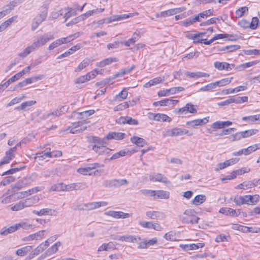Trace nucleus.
Listing matches in <instances>:
<instances>
[{"mask_svg": "<svg viewBox=\"0 0 260 260\" xmlns=\"http://www.w3.org/2000/svg\"><path fill=\"white\" fill-rule=\"evenodd\" d=\"M53 39L54 37L52 35L40 36L35 40L31 45L27 47L22 52H20L19 54V56L24 58L32 51L44 45L49 41L53 40Z\"/></svg>", "mask_w": 260, "mask_h": 260, "instance_id": "nucleus-1", "label": "nucleus"}, {"mask_svg": "<svg viewBox=\"0 0 260 260\" xmlns=\"http://www.w3.org/2000/svg\"><path fill=\"white\" fill-rule=\"evenodd\" d=\"M104 166V165L99 163L89 164L86 167L79 168L77 172L84 175H95L99 172V169Z\"/></svg>", "mask_w": 260, "mask_h": 260, "instance_id": "nucleus-2", "label": "nucleus"}, {"mask_svg": "<svg viewBox=\"0 0 260 260\" xmlns=\"http://www.w3.org/2000/svg\"><path fill=\"white\" fill-rule=\"evenodd\" d=\"M195 213V211L192 209L186 210L183 214L180 216V219L184 223H198L200 218Z\"/></svg>", "mask_w": 260, "mask_h": 260, "instance_id": "nucleus-3", "label": "nucleus"}, {"mask_svg": "<svg viewBox=\"0 0 260 260\" xmlns=\"http://www.w3.org/2000/svg\"><path fill=\"white\" fill-rule=\"evenodd\" d=\"M79 37V32L76 33L73 35L69 36L66 38H62L57 39L52 42L48 47V49L50 50H53L55 48L61 45L62 44H66L70 42L73 40L75 38H77Z\"/></svg>", "mask_w": 260, "mask_h": 260, "instance_id": "nucleus-4", "label": "nucleus"}, {"mask_svg": "<svg viewBox=\"0 0 260 260\" xmlns=\"http://www.w3.org/2000/svg\"><path fill=\"white\" fill-rule=\"evenodd\" d=\"M108 205V203L105 201L95 202L88 203L83 205H80L78 206L77 209L80 210H92L101 207H104Z\"/></svg>", "mask_w": 260, "mask_h": 260, "instance_id": "nucleus-5", "label": "nucleus"}, {"mask_svg": "<svg viewBox=\"0 0 260 260\" xmlns=\"http://www.w3.org/2000/svg\"><path fill=\"white\" fill-rule=\"evenodd\" d=\"M197 107L191 103H187L185 106L176 110L175 111L180 115H184L188 113L194 114L197 112Z\"/></svg>", "mask_w": 260, "mask_h": 260, "instance_id": "nucleus-6", "label": "nucleus"}, {"mask_svg": "<svg viewBox=\"0 0 260 260\" xmlns=\"http://www.w3.org/2000/svg\"><path fill=\"white\" fill-rule=\"evenodd\" d=\"M111 239H113V240H115L121 241L122 242L125 241V242H133V243L138 242L140 240V238L138 236H132V235H122V236L112 235L111 236Z\"/></svg>", "mask_w": 260, "mask_h": 260, "instance_id": "nucleus-7", "label": "nucleus"}, {"mask_svg": "<svg viewBox=\"0 0 260 260\" xmlns=\"http://www.w3.org/2000/svg\"><path fill=\"white\" fill-rule=\"evenodd\" d=\"M87 187L85 183H74L69 184H64V191H71L73 190H82Z\"/></svg>", "mask_w": 260, "mask_h": 260, "instance_id": "nucleus-8", "label": "nucleus"}, {"mask_svg": "<svg viewBox=\"0 0 260 260\" xmlns=\"http://www.w3.org/2000/svg\"><path fill=\"white\" fill-rule=\"evenodd\" d=\"M86 128L83 121H78L72 123L68 128L72 134H78L82 132Z\"/></svg>", "mask_w": 260, "mask_h": 260, "instance_id": "nucleus-9", "label": "nucleus"}, {"mask_svg": "<svg viewBox=\"0 0 260 260\" xmlns=\"http://www.w3.org/2000/svg\"><path fill=\"white\" fill-rule=\"evenodd\" d=\"M16 151V148H10L5 152V155L0 161V166L8 164L15 157L14 152Z\"/></svg>", "mask_w": 260, "mask_h": 260, "instance_id": "nucleus-10", "label": "nucleus"}, {"mask_svg": "<svg viewBox=\"0 0 260 260\" xmlns=\"http://www.w3.org/2000/svg\"><path fill=\"white\" fill-rule=\"evenodd\" d=\"M34 175H29L25 177H24L22 179L20 180L15 185V187L18 189H20L21 188L26 186V185L30 184L32 182L34 181Z\"/></svg>", "mask_w": 260, "mask_h": 260, "instance_id": "nucleus-11", "label": "nucleus"}, {"mask_svg": "<svg viewBox=\"0 0 260 260\" xmlns=\"http://www.w3.org/2000/svg\"><path fill=\"white\" fill-rule=\"evenodd\" d=\"M209 117H206L203 119H197L186 122V124L189 126L196 128L198 126H202L209 122Z\"/></svg>", "mask_w": 260, "mask_h": 260, "instance_id": "nucleus-12", "label": "nucleus"}, {"mask_svg": "<svg viewBox=\"0 0 260 260\" xmlns=\"http://www.w3.org/2000/svg\"><path fill=\"white\" fill-rule=\"evenodd\" d=\"M250 171V169L242 168L233 171L230 175L225 176L221 179L222 181L230 180L236 178L237 176L242 175L245 173H247Z\"/></svg>", "mask_w": 260, "mask_h": 260, "instance_id": "nucleus-13", "label": "nucleus"}, {"mask_svg": "<svg viewBox=\"0 0 260 260\" xmlns=\"http://www.w3.org/2000/svg\"><path fill=\"white\" fill-rule=\"evenodd\" d=\"M104 214L117 219L127 218L129 217V214L128 213H124L121 211H109L105 212Z\"/></svg>", "mask_w": 260, "mask_h": 260, "instance_id": "nucleus-14", "label": "nucleus"}, {"mask_svg": "<svg viewBox=\"0 0 260 260\" xmlns=\"http://www.w3.org/2000/svg\"><path fill=\"white\" fill-rule=\"evenodd\" d=\"M214 67L218 70L222 71L225 70L230 71L234 68V64H229L226 62L215 61L214 63Z\"/></svg>", "mask_w": 260, "mask_h": 260, "instance_id": "nucleus-15", "label": "nucleus"}, {"mask_svg": "<svg viewBox=\"0 0 260 260\" xmlns=\"http://www.w3.org/2000/svg\"><path fill=\"white\" fill-rule=\"evenodd\" d=\"M219 212L226 215L236 217L240 215V210L239 209L234 210L230 208H221Z\"/></svg>", "mask_w": 260, "mask_h": 260, "instance_id": "nucleus-16", "label": "nucleus"}, {"mask_svg": "<svg viewBox=\"0 0 260 260\" xmlns=\"http://www.w3.org/2000/svg\"><path fill=\"white\" fill-rule=\"evenodd\" d=\"M140 225L143 228L148 229H154L157 231H160L162 229L161 226L159 223L151 221H143L140 223Z\"/></svg>", "mask_w": 260, "mask_h": 260, "instance_id": "nucleus-17", "label": "nucleus"}, {"mask_svg": "<svg viewBox=\"0 0 260 260\" xmlns=\"http://www.w3.org/2000/svg\"><path fill=\"white\" fill-rule=\"evenodd\" d=\"M116 122L120 124L127 123L130 125H137L138 124L137 120L129 116L121 117L116 120Z\"/></svg>", "mask_w": 260, "mask_h": 260, "instance_id": "nucleus-18", "label": "nucleus"}, {"mask_svg": "<svg viewBox=\"0 0 260 260\" xmlns=\"http://www.w3.org/2000/svg\"><path fill=\"white\" fill-rule=\"evenodd\" d=\"M239 161V158H233L227 160L223 163H219L217 165L216 171H218L220 170L223 169L229 166L232 165H234Z\"/></svg>", "mask_w": 260, "mask_h": 260, "instance_id": "nucleus-19", "label": "nucleus"}, {"mask_svg": "<svg viewBox=\"0 0 260 260\" xmlns=\"http://www.w3.org/2000/svg\"><path fill=\"white\" fill-rule=\"evenodd\" d=\"M244 204L248 205H254L259 200V196L258 194H255L254 196L251 195H245L243 196Z\"/></svg>", "mask_w": 260, "mask_h": 260, "instance_id": "nucleus-20", "label": "nucleus"}, {"mask_svg": "<svg viewBox=\"0 0 260 260\" xmlns=\"http://www.w3.org/2000/svg\"><path fill=\"white\" fill-rule=\"evenodd\" d=\"M150 180L152 181H158L164 183H169L167 178L164 175L160 173H154L150 176Z\"/></svg>", "mask_w": 260, "mask_h": 260, "instance_id": "nucleus-21", "label": "nucleus"}, {"mask_svg": "<svg viewBox=\"0 0 260 260\" xmlns=\"http://www.w3.org/2000/svg\"><path fill=\"white\" fill-rule=\"evenodd\" d=\"M147 217L151 219H157L165 217V214L162 212L156 211H148L146 212Z\"/></svg>", "mask_w": 260, "mask_h": 260, "instance_id": "nucleus-22", "label": "nucleus"}, {"mask_svg": "<svg viewBox=\"0 0 260 260\" xmlns=\"http://www.w3.org/2000/svg\"><path fill=\"white\" fill-rule=\"evenodd\" d=\"M45 230L40 231L34 234L29 235L23 239L24 241L38 240L41 239L44 235Z\"/></svg>", "mask_w": 260, "mask_h": 260, "instance_id": "nucleus-23", "label": "nucleus"}, {"mask_svg": "<svg viewBox=\"0 0 260 260\" xmlns=\"http://www.w3.org/2000/svg\"><path fill=\"white\" fill-rule=\"evenodd\" d=\"M39 201V198L37 196H33L31 198L22 200L24 208L29 207L36 204Z\"/></svg>", "mask_w": 260, "mask_h": 260, "instance_id": "nucleus-24", "label": "nucleus"}, {"mask_svg": "<svg viewBox=\"0 0 260 260\" xmlns=\"http://www.w3.org/2000/svg\"><path fill=\"white\" fill-rule=\"evenodd\" d=\"M55 213V210L49 208H43L40 211L33 210L32 213L38 216L43 215H53Z\"/></svg>", "mask_w": 260, "mask_h": 260, "instance_id": "nucleus-25", "label": "nucleus"}, {"mask_svg": "<svg viewBox=\"0 0 260 260\" xmlns=\"http://www.w3.org/2000/svg\"><path fill=\"white\" fill-rule=\"evenodd\" d=\"M205 34L206 32L191 34L189 38L192 40L194 43H202L203 41H206V39H203Z\"/></svg>", "mask_w": 260, "mask_h": 260, "instance_id": "nucleus-26", "label": "nucleus"}, {"mask_svg": "<svg viewBox=\"0 0 260 260\" xmlns=\"http://www.w3.org/2000/svg\"><path fill=\"white\" fill-rule=\"evenodd\" d=\"M125 134L123 133L119 132H111L109 133L106 138L107 140L115 139L116 140H120L124 138Z\"/></svg>", "mask_w": 260, "mask_h": 260, "instance_id": "nucleus-27", "label": "nucleus"}, {"mask_svg": "<svg viewBox=\"0 0 260 260\" xmlns=\"http://www.w3.org/2000/svg\"><path fill=\"white\" fill-rule=\"evenodd\" d=\"M169 192L165 190H154V199H168L169 198Z\"/></svg>", "mask_w": 260, "mask_h": 260, "instance_id": "nucleus-28", "label": "nucleus"}, {"mask_svg": "<svg viewBox=\"0 0 260 260\" xmlns=\"http://www.w3.org/2000/svg\"><path fill=\"white\" fill-rule=\"evenodd\" d=\"M50 154V148H46L44 151L37 153L35 156V159L42 160L46 158H49Z\"/></svg>", "mask_w": 260, "mask_h": 260, "instance_id": "nucleus-29", "label": "nucleus"}, {"mask_svg": "<svg viewBox=\"0 0 260 260\" xmlns=\"http://www.w3.org/2000/svg\"><path fill=\"white\" fill-rule=\"evenodd\" d=\"M135 68V66L134 65H133L131 67H128V68L122 69L119 72L113 75V76L112 77H111V78L112 79H114L117 77H122L124 75L130 73Z\"/></svg>", "mask_w": 260, "mask_h": 260, "instance_id": "nucleus-30", "label": "nucleus"}, {"mask_svg": "<svg viewBox=\"0 0 260 260\" xmlns=\"http://www.w3.org/2000/svg\"><path fill=\"white\" fill-rule=\"evenodd\" d=\"M186 75L190 77L193 78H199L201 77H209V75L208 74L201 72H187L186 73Z\"/></svg>", "mask_w": 260, "mask_h": 260, "instance_id": "nucleus-31", "label": "nucleus"}, {"mask_svg": "<svg viewBox=\"0 0 260 260\" xmlns=\"http://www.w3.org/2000/svg\"><path fill=\"white\" fill-rule=\"evenodd\" d=\"M32 249V246H26L21 248L18 249L16 252V254L20 256H24L26 255L28 252L31 251Z\"/></svg>", "mask_w": 260, "mask_h": 260, "instance_id": "nucleus-32", "label": "nucleus"}, {"mask_svg": "<svg viewBox=\"0 0 260 260\" xmlns=\"http://www.w3.org/2000/svg\"><path fill=\"white\" fill-rule=\"evenodd\" d=\"M206 198L205 195L199 194L195 197L191 201V203L194 205L198 206L206 201Z\"/></svg>", "mask_w": 260, "mask_h": 260, "instance_id": "nucleus-33", "label": "nucleus"}, {"mask_svg": "<svg viewBox=\"0 0 260 260\" xmlns=\"http://www.w3.org/2000/svg\"><path fill=\"white\" fill-rule=\"evenodd\" d=\"M18 229L17 223L9 227L7 229H2L0 232V234L2 235H7L10 233H12Z\"/></svg>", "mask_w": 260, "mask_h": 260, "instance_id": "nucleus-34", "label": "nucleus"}, {"mask_svg": "<svg viewBox=\"0 0 260 260\" xmlns=\"http://www.w3.org/2000/svg\"><path fill=\"white\" fill-rule=\"evenodd\" d=\"M131 141L139 147H143L144 145L146 143L145 140L144 139L137 136L132 137Z\"/></svg>", "mask_w": 260, "mask_h": 260, "instance_id": "nucleus-35", "label": "nucleus"}, {"mask_svg": "<svg viewBox=\"0 0 260 260\" xmlns=\"http://www.w3.org/2000/svg\"><path fill=\"white\" fill-rule=\"evenodd\" d=\"M92 149L99 154L108 153L111 151V150L108 148L107 146H103L102 147L93 146Z\"/></svg>", "mask_w": 260, "mask_h": 260, "instance_id": "nucleus-36", "label": "nucleus"}, {"mask_svg": "<svg viewBox=\"0 0 260 260\" xmlns=\"http://www.w3.org/2000/svg\"><path fill=\"white\" fill-rule=\"evenodd\" d=\"M44 247V245L40 244L30 253V258L34 257V256L38 255L40 253L42 252L44 250H45Z\"/></svg>", "mask_w": 260, "mask_h": 260, "instance_id": "nucleus-37", "label": "nucleus"}, {"mask_svg": "<svg viewBox=\"0 0 260 260\" xmlns=\"http://www.w3.org/2000/svg\"><path fill=\"white\" fill-rule=\"evenodd\" d=\"M128 92L126 89H123L119 94L114 97V100L118 101H121L126 99Z\"/></svg>", "mask_w": 260, "mask_h": 260, "instance_id": "nucleus-38", "label": "nucleus"}, {"mask_svg": "<svg viewBox=\"0 0 260 260\" xmlns=\"http://www.w3.org/2000/svg\"><path fill=\"white\" fill-rule=\"evenodd\" d=\"M93 141L95 143L93 146L103 147L107 146V143L104 139H101L98 137H93Z\"/></svg>", "mask_w": 260, "mask_h": 260, "instance_id": "nucleus-39", "label": "nucleus"}, {"mask_svg": "<svg viewBox=\"0 0 260 260\" xmlns=\"http://www.w3.org/2000/svg\"><path fill=\"white\" fill-rule=\"evenodd\" d=\"M155 120L158 121L170 122L172 120L171 118L165 114L157 113Z\"/></svg>", "mask_w": 260, "mask_h": 260, "instance_id": "nucleus-40", "label": "nucleus"}, {"mask_svg": "<svg viewBox=\"0 0 260 260\" xmlns=\"http://www.w3.org/2000/svg\"><path fill=\"white\" fill-rule=\"evenodd\" d=\"M50 191H64V183H59L53 184L50 189Z\"/></svg>", "mask_w": 260, "mask_h": 260, "instance_id": "nucleus-41", "label": "nucleus"}, {"mask_svg": "<svg viewBox=\"0 0 260 260\" xmlns=\"http://www.w3.org/2000/svg\"><path fill=\"white\" fill-rule=\"evenodd\" d=\"M258 145H260V144H254L247 147V148L243 149V154L245 155H248L257 149H259L260 147H258Z\"/></svg>", "mask_w": 260, "mask_h": 260, "instance_id": "nucleus-42", "label": "nucleus"}, {"mask_svg": "<svg viewBox=\"0 0 260 260\" xmlns=\"http://www.w3.org/2000/svg\"><path fill=\"white\" fill-rule=\"evenodd\" d=\"M57 251V248L55 247L53 245H52L50 248H49L46 252L42 254L39 258L40 259H44L47 256L50 255L54 253H55Z\"/></svg>", "mask_w": 260, "mask_h": 260, "instance_id": "nucleus-43", "label": "nucleus"}, {"mask_svg": "<svg viewBox=\"0 0 260 260\" xmlns=\"http://www.w3.org/2000/svg\"><path fill=\"white\" fill-rule=\"evenodd\" d=\"M257 132L258 129H251L241 132L242 134H243V138H248L250 136L256 134Z\"/></svg>", "mask_w": 260, "mask_h": 260, "instance_id": "nucleus-44", "label": "nucleus"}, {"mask_svg": "<svg viewBox=\"0 0 260 260\" xmlns=\"http://www.w3.org/2000/svg\"><path fill=\"white\" fill-rule=\"evenodd\" d=\"M90 60L89 58L84 59L75 70V72H79L87 66Z\"/></svg>", "mask_w": 260, "mask_h": 260, "instance_id": "nucleus-45", "label": "nucleus"}, {"mask_svg": "<svg viewBox=\"0 0 260 260\" xmlns=\"http://www.w3.org/2000/svg\"><path fill=\"white\" fill-rule=\"evenodd\" d=\"M117 60L115 58H106L103 61L98 63L97 66H100L101 67H104L106 65L110 64L113 61H116Z\"/></svg>", "mask_w": 260, "mask_h": 260, "instance_id": "nucleus-46", "label": "nucleus"}, {"mask_svg": "<svg viewBox=\"0 0 260 260\" xmlns=\"http://www.w3.org/2000/svg\"><path fill=\"white\" fill-rule=\"evenodd\" d=\"M24 208H25L22 200L16 203L15 205H12L11 207V209L14 211H20L23 209Z\"/></svg>", "mask_w": 260, "mask_h": 260, "instance_id": "nucleus-47", "label": "nucleus"}, {"mask_svg": "<svg viewBox=\"0 0 260 260\" xmlns=\"http://www.w3.org/2000/svg\"><path fill=\"white\" fill-rule=\"evenodd\" d=\"M161 81V79L160 77H157L154 78L151 80H150L149 82L146 83L144 86L145 87H149L155 85L159 83H160Z\"/></svg>", "mask_w": 260, "mask_h": 260, "instance_id": "nucleus-48", "label": "nucleus"}, {"mask_svg": "<svg viewBox=\"0 0 260 260\" xmlns=\"http://www.w3.org/2000/svg\"><path fill=\"white\" fill-rule=\"evenodd\" d=\"M259 61L258 60H255L253 61L246 62L243 64H240L239 66V69L240 70H243L246 68H249L251 66H254Z\"/></svg>", "mask_w": 260, "mask_h": 260, "instance_id": "nucleus-49", "label": "nucleus"}, {"mask_svg": "<svg viewBox=\"0 0 260 260\" xmlns=\"http://www.w3.org/2000/svg\"><path fill=\"white\" fill-rule=\"evenodd\" d=\"M112 248V242H109L107 244L104 243L98 248V251H109Z\"/></svg>", "mask_w": 260, "mask_h": 260, "instance_id": "nucleus-50", "label": "nucleus"}, {"mask_svg": "<svg viewBox=\"0 0 260 260\" xmlns=\"http://www.w3.org/2000/svg\"><path fill=\"white\" fill-rule=\"evenodd\" d=\"M19 74L16 75L15 74L14 76L10 78L8 80H7L6 82L2 84L3 87L6 89L7 87L9 86V85L12 82H14L19 79Z\"/></svg>", "mask_w": 260, "mask_h": 260, "instance_id": "nucleus-51", "label": "nucleus"}, {"mask_svg": "<svg viewBox=\"0 0 260 260\" xmlns=\"http://www.w3.org/2000/svg\"><path fill=\"white\" fill-rule=\"evenodd\" d=\"M171 136H178L183 135V129L180 128H174L170 131Z\"/></svg>", "mask_w": 260, "mask_h": 260, "instance_id": "nucleus-52", "label": "nucleus"}, {"mask_svg": "<svg viewBox=\"0 0 260 260\" xmlns=\"http://www.w3.org/2000/svg\"><path fill=\"white\" fill-rule=\"evenodd\" d=\"M90 80V77L89 75H87L86 74L85 75L80 76L77 78L75 81V83L77 84H82L89 81Z\"/></svg>", "mask_w": 260, "mask_h": 260, "instance_id": "nucleus-53", "label": "nucleus"}, {"mask_svg": "<svg viewBox=\"0 0 260 260\" xmlns=\"http://www.w3.org/2000/svg\"><path fill=\"white\" fill-rule=\"evenodd\" d=\"M43 75H38L37 76L32 77L31 78L26 79L25 82L26 83V84H31L32 83L36 82L39 80H41L42 79H43Z\"/></svg>", "mask_w": 260, "mask_h": 260, "instance_id": "nucleus-54", "label": "nucleus"}, {"mask_svg": "<svg viewBox=\"0 0 260 260\" xmlns=\"http://www.w3.org/2000/svg\"><path fill=\"white\" fill-rule=\"evenodd\" d=\"M36 103V101L32 100L23 102L21 104V109L27 110L28 107L32 106Z\"/></svg>", "mask_w": 260, "mask_h": 260, "instance_id": "nucleus-55", "label": "nucleus"}, {"mask_svg": "<svg viewBox=\"0 0 260 260\" xmlns=\"http://www.w3.org/2000/svg\"><path fill=\"white\" fill-rule=\"evenodd\" d=\"M219 20H221L222 21H223V20L222 19V17H218V18H212L207 21H206L205 22L202 23L201 24V25H209L210 24H214L216 23V21H219Z\"/></svg>", "mask_w": 260, "mask_h": 260, "instance_id": "nucleus-56", "label": "nucleus"}, {"mask_svg": "<svg viewBox=\"0 0 260 260\" xmlns=\"http://www.w3.org/2000/svg\"><path fill=\"white\" fill-rule=\"evenodd\" d=\"M248 9L247 7H246V6L242 7H241L239 9H238L236 11V15L237 17L240 18V17H242L243 16L245 12H248Z\"/></svg>", "mask_w": 260, "mask_h": 260, "instance_id": "nucleus-57", "label": "nucleus"}, {"mask_svg": "<svg viewBox=\"0 0 260 260\" xmlns=\"http://www.w3.org/2000/svg\"><path fill=\"white\" fill-rule=\"evenodd\" d=\"M129 107V105L127 102H124L123 103L120 104L118 105L115 106L114 108V110L115 111H121L124 110Z\"/></svg>", "mask_w": 260, "mask_h": 260, "instance_id": "nucleus-58", "label": "nucleus"}, {"mask_svg": "<svg viewBox=\"0 0 260 260\" xmlns=\"http://www.w3.org/2000/svg\"><path fill=\"white\" fill-rule=\"evenodd\" d=\"M126 152L125 150H121V151H119L118 152H117V153L114 154L109 158V160L116 159L119 158L120 157L125 156L126 155Z\"/></svg>", "mask_w": 260, "mask_h": 260, "instance_id": "nucleus-59", "label": "nucleus"}, {"mask_svg": "<svg viewBox=\"0 0 260 260\" xmlns=\"http://www.w3.org/2000/svg\"><path fill=\"white\" fill-rule=\"evenodd\" d=\"M174 10H172V9H170L167 11H162L160 12V14H158L156 15L157 17H166L167 16H170L174 15L173 13Z\"/></svg>", "mask_w": 260, "mask_h": 260, "instance_id": "nucleus-60", "label": "nucleus"}, {"mask_svg": "<svg viewBox=\"0 0 260 260\" xmlns=\"http://www.w3.org/2000/svg\"><path fill=\"white\" fill-rule=\"evenodd\" d=\"M240 46L239 45H230L223 47L221 50L227 51L228 52H232L235 50H238L240 49Z\"/></svg>", "mask_w": 260, "mask_h": 260, "instance_id": "nucleus-61", "label": "nucleus"}, {"mask_svg": "<svg viewBox=\"0 0 260 260\" xmlns=\"http://www.w3.org/2000/svg\"><path fill=\"white\" fill-rule=\"evenodd\" d=\"M36 66V64L31 63L29 66L25 68L22 71L17 73L16 75L19 74V78H20L23 75H24L25 73L29 72L30 69L35 67Z\"/></svg>", "mask_w": 260, "mask_h": 260, "instance_id": "nucleus-62", "label": "nucleus"}, {"mask_svg": "<svg viewBox=\"0 0 260 260\" xmlns=\"http://www.w3.org/2000/svg\"><path fill=\"white\" fill-rule=\"evenodd\" d=\"M176 101L170 99H166L160 101V106H169L174 104Z\"/></svg>", "mask_w": 260, "mask_h": 260, "instance_id": "nucleus-63", "label": "nucleus"}, {"mask_svg": "<svg viewBox=\"0 0 260 260\" xmlns=\"http://www.w3.org/2000/svg\"><path fill=\"white\" fill-rule=\"evenodd\" d=\"M259 22L258 19L257 17H253L250 22V28L255 29L257 28Z\"/></svg>", "mask_w": 260, "mask_h": 260, "instance_id": "nucleus-64", "label": "nucleus"}]
</instances>
